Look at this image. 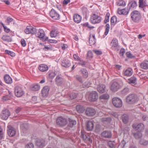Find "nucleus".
Wrapping results in <instances>:
<instances>
[{
	"label": "nucleus",
	"mask_w": 148,
	"mask_h": 148,
	"mask_svg": "<svg viewBox=\"0 0 148 148\" xmlns=\"http://www.w3.org/2000/svg\"><path fill=\"white\" fill-rule=\"evenodd\" d=\"M130 16L132 21L135 23H138L140 21L141 18L140 13L137 10L132 11L131 13Z\"/></svg>",
	"instance_id": "f257e3e1"
},
{
	"label": "nucleus",
	"mask_w": 148,
	"mask_h": 148,
	"mask_svg": "<svg viewBox=\"0 0 148 148\" xmlns=\"http://www.w3.org/2000/svg\"><path fill=\"white\" fill-rule=\"evenodd\" d=\"M138 101V98L137 95L134 94L130 95L126 97V102L129 104L134 103Z\"/></svg>",
	"instance_id": "f03ea898"
},
{
	"label": "nucleus",
	"mask_w": 148,
	"mask_h": 148,
	"mask_svg": "<svg viewBox=\"0 0 148 148\" xmlns=\"http://www.w3.org/2000/svg\"><path fill=\"white\" fill-rule=\"evenodd\" d=\"M36 36L39 38L41 40H42L43 41L45 42L48 40V38L47 37H45V32L44 31L41 29H39L38 30V32H37L34 34Z\"/></svg>",
	"instance_id": "7ed1b4c3"
},
{
	"label": "nucleus",
	"mask_w": 148,
	"mask_h": 148,
	"mask_svg": "<svg viewBox=\"0 0 148 148\" xmlns=\"http://www.w3.org/2000/svg\"><path fill=\"white\" fill-rule=\"evenodd\" d=\"M102 18L99 16L97 14H92L90 18L91 23L93 24H96L100 23L101 21Z\"/></svg>",
	"instance_id": "20e7f679"
},
{
	"label": "nucleus",
	"mask_w": 148,
	"mask_h": 148,
	"mask_svg": "<svg viewBox=\"0 0 148 148\" xmlns=\"http://www.w3.org/2000/svg\"><path fill=\"white\" fill-rule=\"evenodd\" d=\"M14 92L15 95L18 97H21L24 94V92L22 88L19 86L15 87Z\"/></svg>",
	"instance_id": "39448f33"
},
{
	"label": "nucleus",
	"mask_w": 148,
	"mask_h": 148,
	"mask_svg": "<svg viewBox=\"0 0 148 148\" xmlns=\"http://www.w3.org/2000/svg\"><path fill=\"white\" fill-rule=\"evenodd\" d=\"M0 115L2 119L6 120L10 115V112L8 110L4 108L2 110Z\"/></svg>",
	"instance_id": "423d86ee"
},
{
	"label": "nucleus",
	"mask_w": 148,
	"mask_h": 148,
	"mask_svg": "<svg viewBox=\"0 0 148 148\" xmlns=\"http://www.w3.org/2000/svg\"><path fill=\"white\" fill-rule=\"evenodd\" d=\"M112 49L114 51H118L120 47L119 45L117 39L114 38L110 44Z\"/></svg>",
	"instance_id": "0eeeda50"
},
{
	"label": "nucleus",
	"mask_w": 148,
	"mask_h": 148,
	"mask_svg": "<svg viewBox=\"0 0 148 148\" xmlns=\"http://www.w3.org/2000/svg\"><path fill=\"white\" fill-rule=\"evenodd\" d=\"M35 145L38 148H43L46 145L45 141L42 138H37L35 141Z\"/></svg>",
	"instance_id": "6e6552de"
},
{
	"label": "nucleus",
	"mask_w": 148,
	"mask_h": 148,
	"mask_svg": "<svg viewBox=\"0 0 148 148\" xmlns=\"http://www.w3.org/2000/svg\"><path fill=\"white\" fill-rule=\"evenodd\" d=\"M112 103L114 106L116 108H120L122 105V102L121 99L117 97L113 98Z\"/></svg>",
	"instance_id": "1a4fd4ad"
},
{
	"label": "nucleus",
	"mask_w": 148,
	"mask_h": 148,
	"mask_svg": "<svg viewBox=\"0 0 148 148\" xmlns=\"http://www.w3.org/2000/svg\"><path fill=\"white\" fill-rule=\"evenodd\" d=\"M49 15L54 20H58L60 18V16L59 13L53 9H52L50 11Z\"/></svg>",
	"instance_id": "9d476101"
},
{
	"label": "nucleus",
	"mask_w": 148,
	"mask_h": 148,
	"mask_svg": "<svg viewBox=\"0 0 148 148\" xmlns=\"http://www.w3.org/2000/svg\"><path fill=\"white\" fill-rule=\"evenodd\" d=\"M7 133L10 137L14 136L16 134V130L11 125H8Z\"/></svg>",
	"instance_id": "9b49d317"
},
{
	"label": "nucleus",
	"mask_w": 148,
	"mask_h": 148,
	"mask_svg": "<svg viewBox=\"0 0 148 148\" xmlns=\"http://www.w3.org/2000/svg\"><path fill=\"white\" fill-rule=\"evenodd\" d=\"M25 32L26 34H34L36 32V29L32 26H27L25 29Z\"/></svg>",
	"instance_id": "f8f14e48"
},
{
	"label": "nucleus",
	"mask_w": 148,
	"mask_h": 148,
	"mask_svg": "<svg viewBox=\"0 0 148 148\" xmlns=\"http://www.w3.org/2000/svg\"><path fill=\"white\" fill-rule=\"evenodd\" d=\"M98 98V94L96 91H92L89 94V99L91 101H94L96 100Z\"/></svg>",
	"instance_id": "ddd939ff"
},
{
	"label": "nucleus",
	"mask_w": 148,
	"mask_h": 148,
	"mask_svg": "<svg viewBox=\"0 0 148 148\" xmlns=\"http://www.w3.org/2000/svg\"><path fill=\"white\" fill-rule=\"evenodd\" d=\"M132 127L134 129H136L138 131L141 132L144 129V126L142 123H140L138 125L134 124L132 125Z\"/></svg>",
	"instance_id": "4468645a"
},
{
	"label": "nucleus",
	"mask_w": 148,
	"mask_h": 148,
	"mask_svg": "<svg viewBox=\"0 0 148 148\" xmlns=\"http://www.w3.org/2000/svg\"><path fill=\"white\" fill-rule=\"evenodd\" d=\"M86 115L88 116H93L95 114L96 111L93 108H88L86 110Z\"/></svg>",
	"instance_id": "2eb2a0df"
},
{
	"label": "nucleus",
	"mask_w": 148,
	"mask_h": 148,
	"mask_svg": "<svg viewBox=\"0 0 148 148\" xmlns=\"http://www.w3.org/2000/svg\"><path fill=\"white\" fill-rule=\"evenodd\" d=\"M101 137L106 138H111L112 136L111 132L109 131H105L101 133Z\"/></svg>",
	"instance_id": "dca6fc26"
},
{
	"label": "nucleus",
	"mask_w": 148,
	"mask_h": 148,
	"mask_svg": "<svg viewBox=\"0 0 148 148\" xmlns=\"http://www.w3.org/2000/svg\"><path fill=\"white\" fill-rule=\"evenodd\" d=\"M120 88V85L116 82H114L112 84L110 87L111 90L114 92L117 91Z\"/></svg>",
	"instance_id": "f3484780"
},
{
	"label": "nucleus",
	"mask_w": 148,
	"mask_h": 148,
	"mask_svg": "<svg viewBox=\"0 0 148 148\" xmlns=\"http://www.w3.org/2000/svg\"><path fill=\"white\" fill-rule=\"evenodd\" d=\"M49 88L48 86H45L43 87L41 91V93L43 97H47L49 92Z\"/></svg>",
	"instance_id": "a211bd4d"
},
{
	"label": "nucleus",
	"mask_w": 148,
	"mask_h": 148,
	"mask_svg": "<svg viewBox=\"0 0 148 148\" xmlns=\"http://www.w3.org/2000/svg\"><path fill=\"white\" fill-rule=\"evenodd\" d=\"M139 7L140 8H144L148 6L147 0H139Z\"/></svg>",
	"instance_id": "6ab92c4d"
},
{
	"label": "nucleus",
	"mask_w": 148,
	"mask_h": 148,
	"mask_svg": "<svg viewBox=\"0 0 148 148\" xmlns=\"http://www.w3.org/2000/svg\"><path fill=\"white\" fill-rule=\"evenodd\" d=\"M130 10H128L127 8V9L124 8L123 9H120L119 8L118 10V13L119 14H123L124 15H127L129 13Z\"/></svg>",
	"instance_id": "aec40b11"
},
{
	"label": "nucleus",
	"mask_w": 148,
	"mask_h": 148,
	"mask_svg": "<svg viewBox=\"0 0 148 148\" xmlns=\"http://www.w3.org/2000/svg\"><path fill=\"white\" fill-rule=\"evenodd\" d=\"M106 87L105 85L101 84L99 85L97 87V90L100 93H103L105 92Z\"/></svg>",
	"instance_id": "412c9836"
},
{
	"label": "nucleus",
	"mask_w": 148,
	"mask_h": 148,
	"mask_svg": "<svg viewBox=\"0 0 148 148\" xmlns=\"http://www.w3.org/2000/svg\"><path fill=\"white\" fill-rule=\"evenodd\" d=\"M62 65L65 67H69L71 65L70 62L68 60L64 59L62 61Z\"/></svg>",
	"instance_id": "4be33fe9"
},
{
	"label": "nucleus",
	"mask_w": 148,
	"mask_h": 148,
	"mask_svg": "<svg viewBox=\"0 0 148 148\" xmlns=\"http://www.w3.org/2000/svg\"><path fill=\"white\" fill-rule=\"evenodd\" d=\"M55 81L56 84L58 86L61 85L63 82V78L59 76H58L56 77Z\"/></svg>",
	"instance_id": "5701e85b"
},
{
	"label": "nucleus",
	"mask_w": 148,
	"mask_h": 148,
	"mask_svg": "<svg viewBox=\"0 0 148 148\" xmlns=\"http://www.w3.org/2000/svg\"><path fill=\"white\" fill-rule=\"evenodd\" d=\"M137 6V3L136 2L134 1H132L130 2L128 4L127 8L128 10L133 9L134 8Z\"/></svg>",
	"instance_id": "b1692460"
},
{
	"label": "nucleus",
	"mask_w": 148,
	"mask_h": 148,
	"mask_svg": "<svg viewBox=\"0 0 148 148\" xmlns=\"http://www.w3.org/2000/svg\"><path fill=\"white\" fill-rule=\"evenodd\" d=\"M94 127V124L92 121H88L86 125V130L88 131H91Z\"/></svg>",
	"instance_id": "393cba45"
},
{
	"label": "nucleus",
	"mask_w": 148,
	"mask_h": 148,
	"mask_svg": "<svg viewBox=\"0 0 148 148\" xmlns=\"http://www.w3.org/2000/svg\"><path fill=\"white\" fill-rule=\"evenodd\" d=\"M38 68L40 71L42 72H44L48 70V67L45 64H42L39 66Z\"/></svg>",
	"instance_id": "a878e982"
},
{
	"label": "nucleus",
	"mask_w": 148,
	"mask_h": 148,
	"mask_svg": "<svg viewBox=\"0 0 148 148\" xmlns=\"http://www.w3.org/2000/svg\"><path fill=\"white\" fill-rule=\"evenodd\" d=\"M5 82L7 84H10L12 82V79L10 76L8 75H5L4 77Z\"/></svg>",
	"instance_id": "bb28decb"
},
{
	"label": "nucleus",
	"mask_w": 148,
	"mask_h": 148,
	"mask_svg": "<svg viewBox=\"0 0 148 148\" xmlns=\"http://www.w3.org/2000/svg\"><path fill=\"white\" fill-rule=\"evenodd\" d=\"M73 20L75 23H79L81 21L82 17L80 15L78 14H76L73 16Z\"/></svg>",
	"instance_id": "cd10ccee"
},
{
	"label": "nucleus",
	"mask_w": 148,
	"mask_h": 148,
	"mask_svg": "<svg viewBox=\"0 0 148 148\" xmlns=\"http://www.w3.org/2000/svg\"><path fill=\"white\" fill-rule=\"evenodd\" d=\"M132 69L130 68H128L124 71V74L125 76H129L132 75Z\"/></svg>",
	"instance_id": "c85d7f7f"
},
{
	"label": "nucleus",
	"mask_w": 148,
	"mask_h": 148,
	"mask_svg": "<svg viewBox=\"0 0 148 148\" xmlns=\"http://www.w3.org/2000/svg\"><path fill=\"white\" fill-rule=\"evenodd\" d=\"M96 39L95 35H93L92 36H90L89 39V43L90 46L94 45L96 42Z\"/></svg>",
	"instance_id": "c756f323"
},
{
	"label": "nucleus",
	"mask_w": 148,
	"mask_h": 148,
	"mask_svg": "<svg viewBox=\"0 0 148 148\" xmlns=\"http://www.w3.org/2000/svg\"><path fill=\"white\" fill-rule=\"evenodd\" d=\"M76 109L77 112L79 113H82L84 111V107L80 105H77L76 106Z\"/></svg>",
	"instance_id": "7c9ffc66"
},
{
	"label": "nucleus",
	"mask_w": 148,
	"mask_h": 148,
	"mask_svg": "<svg viewBox=\"0 0 148 148\" xmlns=\"http://www.w3.org/2000/svg\"><path fill=\"white\" fill-rule=\"evenodd\" d=\"M140 67L144 69H148V61H144L143 62L140 64Z\"/></svg>",
	"instance_id": "2f4dec72"
},
{
	"label": "nucleus",
	"mask_w": 148,
	"mask_h": 148,
	"mask_svg": "<svg viewBox=\"0 0 148 148\" xmlns=\"http://www.w3.org/2000/svg\"><path fill=\"white\" fill-rule=\"evenodd\" d=\"M2 39L3 40L8 42H11L12 41L11 37L8 35H3L2 37Z\"/></svg>",
	"instance_id": "473e14b6"
},
{
	"label": "nucleus",
	"mask_w": 148,
	"mask_h": 148,
	"mask_svg": "<svg viewBox=\"0 0 148 148\" xmlns=\"http://www.w3.org/2000/svg\"><path fill=\"white\" fill-rule=\"evenodd\" d=\"M133 135L136 139H139L142 137V133L140 131H138L133 133Z\"/></svg>",
	"instance_id": "72a5a7b5"
},
{
	"label": "nucleus",
	"mask_w": 148,
	"mask_h": 148,
	"mask_svg": "<svg viewBox=\"0 0 148 148\" xmlns=\"http://www.w3.org/2000/svg\"><path fill=\"white\" fill-rule=\"evenodd\" d=\"M80 71L81 72L84 78H86L88 76V73L87 70L83 68L81 69Z\"/></svg>",
	"instance_id": "f704fd0d"
},
{
	"label": "nucleus",
	"mask_w": 148,
	"mask_h": 148,
	"mask_svg": "<svg viewBox=\"0 0 148 148\" xmlns=\"http://www.w3.org/2000/svg\"><path fill=\"white\" fill-rule=\"evenodd\" d=\"M40 86L38 84H34L31 86L30 88L31 90L33 91H38L40 89Z\"/></svg>",
	"instance_id": "c9c22d12"
},
{
	"label": "nucleus",
	"mask_w": 148,
	"mask_h": 148,
	"mask_svg": "<svg viewBox=\"0 0 148 148\" xmlns=\"http://www.w3.org/2000/svg\"><path fill=\"white\" fill-rule=\"evenodd\" d=\"M139 143L142 145L146 146L148 145V140L144 139H142L140 140Z\"/></svg>",
	"instance_id": "e433bc0d"
},
{
	"label": "nucleus",
	"mask_w": 148,
	"mask_h": 148,
	"mask_svg": "<svg viewBox=\"0 0 148 148\" xmlns=\"http://www.w3.org/2000/svg\"><path fill=\"white\" fill-rule=\"evenodd\" d=\"M117 21V18L115 16L112 17L110 20L111 25H114L116 23Z\"/></svg>",
	"instance_id": "4c0bfd02"
},
{
	"label": "nucleus",
	"mask_w": 148,
	"mask_h": 148,
	"mask_svg": "<svg viewBox=\"0 0 148 148\" xmlns=\"http://www.w3.org/2000/svg\"><path fill=\"white\" fill-rule=\"evenodd\" d=\"M4 131L1 127L0 126V140L4 139Z\"/></svg>",
	"instance_id": "58836bf2"
},
{
	"label": "nucleus",
	"mask_w": 148,
	"mask_h": 148,
	"mask_svg": "<svg viewBox=\"0 0 148 148\" xmlns=\"http://www.w3.org/2000/svg\"><path fill=\"white\" fill-rule=\"evenodd\" d=\"M58 34V31L55 30H52L50 32V36L51 37H55L57 36Z\"/></svg>",
	"instance_id": "ea45409f"
},
{
	"label": "nucleus",
	"mask_w": 148,
	"mask_h": 148,
	"mask_svg": "<svg viewBox=\"0 0 148 148\" xmlns=\"http://www.w3.org/2000/svg\"><path fill=\"white\" fill-rule=\"evenodd\" d=\"M128 80L130 83L135 84L136 83V78L135 77L132 76Z\"/></svg>",
	"instance_id": "a19ab883"
},
{
	"label": "nucleus",
	"mask_w": 148,
	"mask_h": 148,
	"mask_svg": "<svg viewBox=\"0 0 148 148\" xmlns=\"http://www.w3.org/2000/svg\"><path fill=\"white\" fill-rule=\"evenodd\" d=\"M56 123L59 126H63L67 123V121H56Z\"/></svg>",
	"instance_id": "79ce46f5"
},
{
	"label": "nucleus",
	"mask_w": 148,
	"mask_h": 148,
	"mask_svg": "<svg viewBox=\"0 0 148 148\" xmlns=\"http://www.w3.org/2000/svg\"><path fill=\"white\" fill-rule=\"evenodd\" d=\"M109 98V95L108 94H105L101 95L99 97L100 99H108Z\"/></svg>",
	"instance_id": "37998d69"
},
{
	"label": "nucleus",
	"mask_w": 148,
	"mask_h": 148,
	"mask_svg": "<svg viewBox=\"0 0 148 148\" xmlns=\"http://www.w3.org/2000/svg\"><path fill=\"white\" fill-rule=\"evenodd\" d=\"M122 120H128L130 119L129 115L127 114H124L121 116Z\"/></svg>",
	"instance_id": "c03bdc74"
},
{
	"label": "nucleus",
	"mask_w": 148,
	"mask_h": 148,
	"mask_svg": "<svg viewBox=\"0 0 148 148\" xmlns=\"http://www.w3.org/2000/svg\"><path fill=\"white\" fill-rule=\"evenodd\" d=\"M82 12L83 14L86 16L88 14V11L86 8L83 7L82 9Z\"/></svg>",
	"instance_id": "a18cd8bd"
},
{
	"label": "nucleus",
	"mask_w": 148,
	"mask_h": 148,
	"mask_svg": "<svg viewBox=\"0 0 148 148\" xmlns=\"http://www.w3.org/2000/svg\"><path fill=\"white\" fill-rule=\"evenodd\" d=\"M105 30L104 34L107 35L110 29V25L108 23L105 26Z\"/></svg>",
	"instance_id": "49530a36"
},
{
	"label": "nucleus",
	"mask_w": 148,
	"mask_h": 148,
	"mask_svg": "<svg viewBox=\"0 0 148 148\" xmlns=\"http://www.w3.org/2000/svg\"><path fill=\"white\" fill-rule=\"evenodd\" d=\"M56 75V74L55 72L53 71H50L49 72V77L51 79H53L55 76Z\"/></svg>",
	"instance_id": "de8ad7c7"
},
{
	"label": "nucleus",
	"mask_w": 148,
	"mask_h": 148,
	"mask_svg": "<svg viewBox=\"0 0 148 148\" xmlns=\"http://www.w3.org/2000/svg\"><path fill=\"white\" fill-rule=\"evenodd\" d=\"M5 52L6 53L10 55L12 57H14L15 56V54L14 53L11 51L6 50H5Z\"/></svg>",
	"instance_id": "09e8293b"
},
{
	"label": "nucleus",
	"mask_w": 148,
	"mask_h": 148,
	"mask_svg": "<svg viewBox=\"0 0 148 148\" xmlns=\"http://www.w3.org/2000/svg\"><path fill=\"white\" fill-rule=\"evenodd\" d=\"M110 16V14L109 12L107 13L106 15L104 21L105 23H106L109 21Z\"/></svg>",
	"instance_id": "8fccbe9b"
},
{
	"label": "nucleus",
	"mask_w": 148,
	"mask_h": 148,
	"mask_svg": "<svg viewBox=\"0 0 148 148\" xmlns=\"http://www.w3.org/2000/svg\"><path fill=\"white\" fill-rule=\"evenodd\" d=\"M114 141L110 140L108 143V145L110 148H114Z\"/></svg>",
	"instance_id": "3c124183"
},
{
	"label": "nucleus",
	"mask_w": 148,
	"mask_h": 148,
	"mask_svg": "<svg viewBox=\"0 0 148 148\" xmlns=\"http://www.w3.org/2000/svg\"><path fill=\"white\" fill-rule=\"evenodd\" d=\"M69 123L68 126L71 127H72L73 125L76 124V121H69Z\"/></svg>",
	"instance_id": "603ef678"
},
{
	"label": "nucleus",
	"mask_w": 148,
	"mask_h": 148,
	"mask_svg": "<svg viewBox=\"0 0 148 148\" xmlns=\"http://www.w3.org/2000/svg\"><path fill=\"white\" fill-rule=\"evenodd\" d=\"M34 145L32 143H29L27 144L25 147V148H34Z\"/></svg>",
	"instance_id": "864d4df0"
},
{
	"label": "nucleus",
	"mask_w": 148,
	"mask_h": 148,
	"mask_svg": "<svg viewBox=\"0 0 148 148\" xmlns=\"http://www.w3.org/2000/svg\"><path fill=\"white\" fill-rule=\"evenodd\" d=\"M117 5L120 6H124L125 5V1L123 0H119L117 3Z\"/></svg>",
	"instance_id": "5fc2aeb1"
},
{
	"label": "nucleus",
	"mask_w": 148,
	"mask_h": 148,
	"mask_svg": "<svg viewBox=\"0 0 148 148\" xmlns=\"http://www.w3.org/2000/svg\"><path fill=\"white\" fill-rule=\"evenodd\" d=\"M92 51L97 55H101L102 53V52L101 51L97 49H94Z\"/></svg>",
	"instance_id": "6e6d98bb"
},
{
	"label": "nucleus",
	"mask_w": 148,
	"mask_h": 148,
	"mask_svg": "<svg viewBox=\"0 0 148 148\" xmlns=\"http://www.w3.org/2000/svg\"><path fill=\"white\" fill-rule=\"evenodd\" d=\"M81 137L82 138L83 140H86L87 139V138H88V136L84 134L83 132L82 131L81 132Z\"/></svg>",
	"instance_id": "4d7b16f0"
},
{
	"label": "nucleus",
	"mask_w": 148,
	"mask_h": 148,
	"mask_svg": "<svg viewBox=\"0 0 148 148\" xmlns=\"http://www.w3.org/2000/svg\"><path fill=\"white\" fill-rule=\"evenodd\" d=\"M74 77L77 81L81 83L82 82V78L81 76L79 75H77Z\"/></svg>",
	"instance_id": "13d9d810"
},
{
	"label": "nucleus",
	"mask_w": 148,
	"mask_h": 148,
	"mask_svg": "<svg viewBox=\"0 0 148 148\" xmlns=\"http://www.w3.org/2000/svg\"><path fill=\"white\" fill-rule=\"evenodd\" d=\"M126 55L127 57L129 58H133L135 57V56H133L130 52H126Z\"/></svg>",
	"instance_id": "bf43d9fd"
},
{
	"label": "nucleus",
	"mask_w": 148,
	"mask_h": 148,
	"mask_svg": "<svg viewBox=\"0 0 148 148\" xmlns=\"http://www.w3.org/2000/svg\"><path fill=\"white\" fill-rule=\"evenodd\" d=\"M77 94L74 92H72L70 94V97L71 99H73L77 97Z\"/></svg>",
	"instance_id": "052dcab7"
},
{
	"label": "nucleus",
	"mask_w": 148,
	"mask_h": 148,
	"mask_svg": "<svg viewBox=\"0 0 148 148\" xmlns=\"http://www.w3.org/2000/svg\"><path fill=\"white\" fill-rule=\"evenodd\" d=\"M83 26L84 27H87L90 29H92L94 28V27L93 26H91L88 22L84 23Z\"/></svg>",
	"instance_id": "680f3d73"
},
{
	"label": "nucleus",
	"mask_w": 148,
	"mask_h": 148,
	"mask_svg": "<svg viewBox=\"0 0 148 148\" xmlns=\"http://www.w3.org/2000/svg\"><path fill=\"white\" fill-rule=\"evenodd\" d=\"M87 57L88 58H93V54L91 51H89L88 52Z\"/></svg>",
	"instance_id": "e2e57ef3"
},
{
	"label": "nucleus",
	"mask_w": 148,
	"mask_h": 148,
	"mask_svg": "<svg viewBox=\"0 0 148 148\" xmlns=\"http://www.w3.org/2000/svg\"><path fill=\"white\" fill-rule=\"evenodd\" d=\"M12 21L13 19L12 18L8 17L7 18V20L5 21V22L8 25H9L10 22H12Z\"/></svg>",
	"instance_id": "0e129e2a"
},
{
	"label": "nucleus",
	"mask_w": 148,
	"mask_h": 148,
	"mask_svg": "<svg viewBox=\"0 0 148 148\" xmlns=\"http://www.w3.org/2000/svg\"><path fill=\"white\" fill-rule=\"evenodd\" d=\"M11 98L10 96H9V95H6L4 96L3 97V99L4 100L6 101L10 100Z\"/></svg>",
	"instance_id": "69168bd1"
},
{
	"label": "nucleus",
	"mask_w": 148,
	"mask_h": 148,
	"mask_svg": "<svg viewBox=\"0 0 148 148\" xmlns=\"http://www.w3.org/2000/svg\"><path fill=\"white\" fill-rule=\"evenodd\" d=\"M21 43L22 46L23 47H25L26 46V44L25 41L24 39H22L21 41Z\"/></svg>",
	"instance_id": "338daca9"
},
{
	"label": "nucleus",
	"mask_w": 148,
	"mask_h": 148,
	"mask_svg": "<svg viewBox=\"0 0 148 148\" xmlns=\"http://www.w3.org/2000/svg\"><path fill=\"white\" fill-rule=\"evenodd\" d=\"M79 62L78 64L82 66H85L86 63V62L85 61L83 60H79Z\"/></svg>",
	"instance_id": "774afa93"
}]
</instances>
